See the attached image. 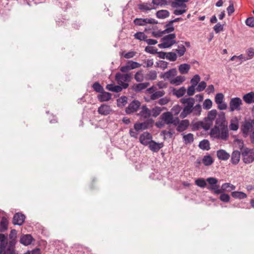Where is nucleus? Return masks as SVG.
<instances>
[{
	"mask_svg": "<svg viewBox=\"0 0 254 254\" xmlns=\"http://www.w3.org/2000/svg\"><path fill=\"white\" fill-rule=\"evenodd\" d=\"M211 136L227 140L229 137L227 123L224 116L219 117L216 119L215 125L210 131Z\"/></svg>",
	"mask_w": 254,
	"mask_h": 254,
	"instance_id": "obj_1",
	"label": "nucleus"
},
{
	"mask_svg": "<svg viewBox=\"0 0 254 254\" xmlns=\"http://www.w3.org/2000/svg\"><path fill=\"white\" fill-rule=\"evenodd\" d=\"M180 102L183 104L184 108L180 116L182 119H184L190 115V112L194 105L195 100L191 97L183 98L180 100Z\"/></svg>",
	"mask_w": 254,
	"mask_h": 254,
	"instance_id": "obj_2",
	"label": "nucleus"
},
{
	"mask_svg": "<svg viewBox=\"0 0 254 254\" xmlns=\"http://www.w3.org/2000/svg\"><path fill=\"white\" fill-rule=\"evenodd\" d=\"M238 141L241 145H240L241 150V154L242 157L243 161L245 164H250L254 161V150L253 149H250L247 147L243 148V142L241 140H238Z\"/></svg>",
	"mask_w": 254,
	"mask_h": 254,
	"instance_id": "obj_3",
	"label": "nucleus"
},
{
	"mask_svg": "<svg viewBox=\"0 0 254 254\" xmlns=\"http://www.w3.org/2000/svg\"><path fill=\"white\" fill-rule=\"evenodd\" d=\"M176 36L175 34H169L161 38V43L158 46L161 49H165L171 47L176 43L175 40Z\"/></svg>",
	"mask_w": 254,
	"mask_h": 254,
	"instance_id": "obj_4",
	"label": "nucleus"
},
{
	"mask_svg": "<svg viewBox=\"0 0 254 254\" xmlns=\"http://www.w3.org/2000/svg\"><path fill=\"white\" fill-rule=\"evenodd\" d=\"M131 77V73L122 74L118 72L115 75V79L117 83L124 89H126L128 87V83L126 82H129L130 80Z\"/></svg>",
	"mask_w": 254,
	"mask_h": 254,
	"instance_id": "obj_5",
	"label": "nucleus"
},
{
	"mask_svg": "<svg viewBox=\"0 0 254 254\" xmlns=\"http://www.w3.org/2000/svg\"><path fill=\"white\" fill-rule=\"evenodd\" d=\"M241 129L244 134H250L252 142L254 143V120L244 122Z\"/></svg>",
	"mask_w": 254,
	"mask_h": 254,
	"instance_id": "obj_6",
	"label": "nucleus"
},
{
	"mask_svg": "<svg viewBox=\"0 0 254 254\" xmlns=\"http://www.w3.org/2000/svg\"><path fill=\"white\" fill-rule=\"evenodd\" d=\"M152 119H148L143 123H136L134 125V128L136 131L145 130L152 127L154 124Z\"/></svg>",
	"mask_w": 254,
	"mask_h": 254,
	"instance_id": "obj_7",
	"label": "nucleus"
},
{
	"mask_svg": "<svg viewBox=\"0 0 254 254\" xmlns=\"http://www.w3.org/2000/svg\"><path fill=\"white\" fill-rule=\"evenodd\" d=\"M161 119L166 125H174L178 121V117H174L173 114L170 112L163 113L161 115Z\"/></svg>",
	"mask_w": 254,
	"mask_h": 254,
	"instance_id": "obj_8",
	"label": "nucleus"
},
{
	"mask_svg": "<svg viewBox=\"0 0 254 254\" xmlns=\"http://www.w3.org/2000/svg\"><path fill=\"white\" fill-rule=\"evenodd\" d=\"M242 104V101L239 97H235L231 99L229 102L230 111L233 112L235 110L240 111Z\"/></svg>",
	"mask_w": 254,
	"mask_h": 254,
	"instance_id": "obj_9",
	"label": "nucleus"
},
{
	"mask_svg": "<svg viewBox=\"0 0 254 254\" xmlns=\"http://www.w3.org/2000/svg\"><path fill=\"white\" fill-rule=\"evenodd\" d=\"M224 95L222 93L216 94L215 97V102L218 105V109L220 110H226L227 108V104L223 102Z\"/></svg>",
	"mask_w": 254,
	"mask_h": 254,
	"instance_id": "obj_10",
	"label": "nucleus"
},
{
	"mask_svg": "<svg viewBox=\"0 0 254 254\" xmlns=\"http://www.w3.org/2000/svg\"><path fill=\"white\" fill-rule=\"evenodd\" d=\"M177 123L174 126L177 127L176 129L179 132H182L186 130L190 126V121L188 120L180 121L178 117Z\"/></svg>",
	"mask_w": 254,
	"mask_h": 254,
	"instance_id": "obj_11",
	"label": "nucleus"
},
{
	"mask_svg": "<svg viewBox=\"0 0 254 254\" xmlns=\"http://www.w3.org/2000/svg\"><path fill=\"white\" fill-rule=\"evenodd\" d=\"M134 23L136 25L144 26L146 24H157L158 21L153 18H136L134 20Z\"/></svg>",
	"mask_w": 254,
	"mask_h": 254,
	"instance_id": "obj_12",
	"label": "nucleus"
},
{
	"mask_svg": "<svg viewBox=\"0 0 254 254\" xmlns=\"http://www.w3.org/2000/svg\"><path fill=\"white\" fill-rule=\"evenodd\" d=\"M217 114V112L216 110H212L208 112L207 117L204 118L208 127H210L212 126L213 121L215 119Z\"/></svg>",
	"mask_w": 254,
	"mask_h": 254,
	"instance_id": "obj_13",
	"label": "nucleus"
},
{
	"mask_svg": "<svg viewBox=\"0 0 254 254\" xmlns=\"http://www.w3.org/2000/svg\"><path fill=\"white\" fill-rule=\"evenodd\" d=\"M206 182L209 185L207 189L210 190H213L214 193L216 190H219V186L217 185L218 180L215 178L210 177L206 179Z\"/></svg>",
	"mask_w": 254,
	"mask_h": 254,
	"instance_id": "obj_14",
	"label": "nucleus"
},
{
	"mask_svg": "<svg viewBox=\"0 0 254 254\" xmlns=\"http://www.w3.org/2000/svg\"><path fill=\"white\" fill-rule=\"evenodd\" d=\"M140 106V103L139 101L134 100L131 102L126 108V112L127 114L134 113L138 109Z\"/></svg>",
	"mask_w": 254,
	"mask_h": 254,
	"instance_id": "obj_15",
	"label": "nucleus"
},
{
	"mask_svg": "<svg viewBox=\"0 0 254 254\" xmlns=\"http://www.w3.org/2000/svg\"><path fill=\"white\" fill-rule=\"evenodd\" d=\"M236 189V186L230 183H224L222 185L221 189L216 190L215 191V194L222 193L224 191H230L234 190Z\"/></svg>",
	"mask_w": 254,
	"mask_h": 254,
	"instance_id": "obj_16",
	"label": "nucleus"
},
{
	"mask_svg": "<svg viewBox=\"0 0 254 254\" xmlns=\"http://www.w3.org/2000/svg\"><path fill=\"white\" fill-rule=\"evenodd\" d=\"M152 135L150 133L144 132L140 135L139 141L142 144L146 146L152 140Z\"/></svg>",
	"mask_w": 254,
	"mask_h": 254,
	"instance_id": "obj_17",
	"label": "nucleus"
},
{
	"mask_svg": "<svg viewBox=\"0 0 254 254\" xmlns=\"http://www.w3.org/2000/svg\"><path fill=\"white\" fill-rule=\"evenodd\" d=\"M25 216L21 213L15 214L13 217L12 223L14 225H21L25 221Z\"/></svg>",
	"mask_w": 254,
	"mask_h": 254,
	"instance_id": "obj_18",
	"label": "nucleus"
},
{
	"mask_svg": "<svg viewBox=\"0 0 254 254\" xmlns=\"http://www.w3.org/2000/svg\"><path fill=\"white\" fill-rule=\"evenodd\" d=\"M15 245L13 241L9 242L7 246H4L3 254H17L15 250Z\"/></svg>",
	"mask_w": 254,
	"mask_h": 254,
	"instance_id": "obj_19",
	"label": "nucleus"
},
{
	"mask_svg": "<svg viewBox=\"0 0 254 254\" xmlns=\"http://www.w3.org/2000/svg\"><path fill=\"white\" fill-rule=\"evenodd\" d=\"M140 116L141 120L150 119L151 116V111L146 106H143L141 107V110L138 114Z\"/></svg>",
	"mask_w": 254,
	"mask_h": 254,
	"instance_id": "obj_20",
	"label": "nucleus"
},
{
	"mask_svg": "<svg viewBox=\"0 0 254 254\" xmlns=\"http://www.w3.org/2000/svg\"><path fill=\"white\" fill-rule=\"evenodd\" d=\"M148 145H149V149L154 152H158L163 146V143H157L152 140Z\"/></svg>",
	"mask_w": 254,
	"mask_h": 254,
	"instance_id": "obj_21",
	"label": "nucleus"
},
{
	"mask_svg": "<svg viewBox=\"0 0 254 254\" xmlns=\"http://www.w3.org/2000/svg\"><path fill=\"white\" fill-rule=\"evenodd\" d=\"M149 85L150 83L149 82L139 83L138 84H134L132 86V88L134 91L136 92H140L142 90L146 89Z\"/></svg>",
	"mask_w": 254,
	"mask_h": 254,
	"instance_id": "obj_22",
	"label": "nucleus"
},
{
	"mask_svg": "<svg viewBox=\"0 0 254 254\" xmlns=\"http://www.w3.org/2000/svg\"><path fill=\"white\" fill-rule=\"evenodd\" d=\"M207 124L204 119L203 121L196 122L193 124V128L196 130L203 128L205 130H208L210 127H207Z\"/></svg>",
	"mask_w": 254,
	"mask_h": 254,
	"instance_id": "obj_23",
	"label": "nucleus"
},
{
	"mask_svg": "<svg viewBox=\"0 0 254 254\" xmlns=\"http://www.w3.org/2000/svg\"><path fill=\"white\" fill-rule=\"evenodd\" d=\"M243 99L245 103L248 104H251L254 103V92H250L245 94L243 97Z\"/></svg>",
	"mask_w": 254,
	"mask_h": 254,
	"instance_id": "obj_24",
	"label": "nucleus"
},
{
	"mask_svg": "<svg viewBox=\"0 0 254 254\" xmlns=\"http://www.w3.org/2000/svg\"><path fill=\"white\" fill-rule=\"evenodd\" d=\"M33 240V239L31 235L27 234L21 237L20 242L24 245L27 246L31 244Z\"/></svg>",
	"mask_w": 254,
	"mask_h": 254,
	"instance_id": "obj_25",
	"label": "nucleus"
},
{
	"mask_svg": "<svg viewBox=\"0 0 254 254\" xmlns=\"http://www.w3.org/2000/svg\"><path fill=\"white\" fill-rule=\"evenodd\" d=\"M177 73V71L176 68H172L165 72L161 77L164 79H170L172 77L175 76Z\"/></svg>",
	"mask_w": 254,
	"mask_h": 254,
	"instance_id": "obj_26",
	"label": "nucleus"
},
{
	"mask_svg": "<svg viewBox=\"0 0 254 254\" xmlns=\"http://www.w3.org/2000/svg\"><path fill=\"white\" fill-rule=\"evenodd\" d=\"M98 113L103 115H107L111 112V108L107 105H101L98 110Z\"/></svg>",
	"mask_w": 254,
	"mask_h": 254,
	"instance_id": "obj_27",
	"label": "nucleus"
},
{
	"mask_svg": "<svg viewBox=\"0 0 254 254\" xmlns=\"http://www.w3.org/2000/svg\"><path fill=\"white\" fill-rule=\"evenodd\" d=\"M217 156L218 159L221 160H227L230 157L229 154L223 149L218 150Z\"/></svg>",
	"mask_w": 254,
	"mask_h": 254,
	"instance_id": "obj_28",
	"label": "nucleus"
},
{
	"mask_svg": "<svg viewBox=\"0 0 254 254\" xmlns=\"http://www.w3.org/2000/svg\"><path fill=\"white\" fill-rule=\"evenodd\" d=\"M101 94L98 95V99L101 102L108 101L111 98V94L104 91L101 92Z\"/></svg>",
	"mask_w": 254,
	"mask_h": 254,
	"instance_id": "obj_29",
	"label": "nucleus"
},
{
	"mask_svg": "<svg viewBox=\"0 0 254 254\" xmlns=\"http://www.w3.org/2000/svg\"><path fill=\"white\" fill-rule=\"evenodd\" d=\"M241 152L238 150L234 151L231 156V162L232 164H237L240 159Z\"/></svg>",
	"mask_w": 254,
	"mask_h": 254,
	"instance_id": "obj_30",
	"label": "nucleus"
},
{
	"mask_svg": "<svg viewBox=\"0 0 254 254\" xmlns=\"http://www.w3.org/2000/svg\"><path fill=\"white\" fill-rule=\"evenodd\" d=\"M201 106L200 104H197L196 105L193 106L190 112V114H191L192 116L198 117L201 115Z\"/></svg>",
	"mask_w": 254,
	"mask_h": 254,
	"instance_id": "obj_31",
	"label": "nucleus"
},
{
	"mask_svg": "<svg viewBox=\"0 0 254 254\" xmlns=\"http://www.w3.org/2000/svg\"><path fill=\"white\" fill-rule=\"evenodd\" d=\"M185 80L186 78L184 76L179 75L173 79H172L170 80V83L176 86H178L182 84Z\"/></svg>",
	"mask_w": 254,
	"mask_h": 254,
	"instance_id": "obj_32",
	"label": "nucleus"
},
{
	"mask_svg": "<svg viewBox=\"0 0 254 254\" xmlns=\"http://www.w3.org/2000/svg\"><path fill=\"white\" fill-rule=\"evenodd\" d=\"M189 0H174L172 2V6L173 7H181L182 8H186V2H188Z\"/></svg>",
	"mask_w": 254,
	"mask_h": 254,
	"instance_id": "obj_33",
	"label": "nucleus"
},
{
	"mask_svg": "<svg viewBox=\"0 0 254 254\" xmlns=\"http://www.w3.org/2000/svg\"><path fill=\"white\" fill-rule=\"evenodd\" d=\"M106 88L109 91L117 93L121 92L124 89L120 85H114L112 84H107Z\"/></svg>",
	"mask_w": 254,
	"mask_h": 254,
	"instance_id": "obj_34",
	"label": "nucleus"
},
{
	"mask_svg": "<svg viewBox=\"0 0 254 254\" xmlns=\"http://www.w3.org/2000/svg\"><path fill=\"white\" fill-rule=\"evenodd\" d=\"M165 94V92L164 90L156 91L153 94H151L150 96V100H155L163 96Z\"/></svg>",
	"mask_w": 254,
	"mask_h": 254,
	"instance_id": "obj_35",
	"label": "nucleus"
},
{
	"mask_svg": "<svg viewBox=\"0 0 254 254\" xmlns=\"http://www.w3.org/2000/svg\"><path fill=\"white\" fill-rule=\"evenodd\" d=\"M190 68V66L188 64H181L179 66V71L181 74H185L188 73Z\"/></svg>",
	"mask_w": 254,
	"mask_h": 254,
	"instance_id": "obj_36",
	"label": "nucleus"
},
{
	"mask_svg": "<svg viewBox=\"0 0 254 254\" xmlns=\"http://www.w3.org/2000/svg\"><path fill=\"white\" fill-rule=\"evenodd\" d=\"M166 109V108L164 107H160L158 106H155L153 108L151 109V116H153L154 118L157 117L158 116H159L161 112Z\"/></svg>",
	"mask_w": 254,
	"mask_h": 254,
	"instance_id": "obj_37",
	"label": "nucleus"
},
{
	"mask_svg": "<svg viewBox=\"0 0 254 254\" xmlns=\"http://www.w3.org/2000/svg\"><path fill=\"white\" fill-rule=\"evenodd\" d=\"M186 89L184 87H182L179 89H174L173 90V94L176 96L178 98L182 97L185 95Z\"/></svg>",
	"mask_w": 254,
	"mask_h": 254,
	"instance_id": "obj_38",
	"label": "nucleus"
},
{
	"mask_svg": "<svg viewBox=\"0 0 254 254\" xmlns=\"http://www.w3.org/2000/svg\"><path fill=\"white\" fill-rule=\"evenodd\" d=\"M232 196L236 199H244L247 197V195L242 191H233L231 193Z\"/></svg>",
	"mask_w": 254,
	"mask_h": 254,
	"instance_id": "obj_39",
	"label": "nucleus"
},
{
	"mask_svg": "<svg viewBox=\"0 0 254 254\" xmlns=\"http://www.w3.org/2000/svg\"><path fill=\"white\" fill-rule=\"evenodd\" d=\"M170 13L167 10H160L158 11L156 13V16L160 19H164L169 16Z\"/></svg>",
	"mask_w": 254,
	"mask_h": 254,
	"instance_id": "obj_40",
	"label": "nucleus"
},
{
	"mask_svg": "<svg viewBox=\"0 0 254 254\" xmlns=\"http://www.w3.org/2000/svg\"><path fill=\"white\" fill-rule=\"evenodd\" d=\"M138 8L141 11H145L150 10L153 7L151 3H143L138 5Z\"/></svg>",
	"mask_w": 254,
	"mask_h": 254,
	"instance_id": "obj_41",
	"label": "nucleus"
},
{
	"mask_svg": "<svg viewBox=\"0 0 254 254\" xmlns=\"http://www.w3.org/2000/svg\"><path fill=\"white\" fill-rule=\"evenodd\" d=\"M157 78V72L155 70H150L145 76L147 80H154Z\"/></svg>",
	"mask_w": 254,
	"mask_h": 254,
	"instance_id": "obj_42",
	"label": "nucleus"
},
{
	"mask_svg": "<svg viewBox=\"0 0 254 254\" xmlns=\"http://www.w3.org/2000/svg\"><path fill=\"white\" fill-rule=\"evenodd\" d=\"M8 224V222L7 219L5 217H2L0 223L1 232H3L7 230Z\"/></svg>",
	"mask_w": 254,
	"mask_h": 254,
	"instance_id": "obj_43",
	"label": "nucleus"
},
{
	"mask_svg": "<svg viewBox=\"0 0 254 254\" xmlns=\"http://www.w3.org/2000/svg\"><path fill=\"white\" fill-rule=\"evenodd\" d=\"M183 139L186 144L191 143L193 141V135L191 133L184 135Z\"/></svg>",
	"mask_w": 254,
	"mask_h": 254,
	"instance_id": "obj_44",
	"label": "nucleus"
},
{
	"mask_svg": "<svg viewBox=\"0 0 254 254\" xmlns=\"http://www.w3.org/2000/svg\"><path fill=\"white\" fill-rule=\"evenodd\" d=\"M202 163L205 166H209L213 162V160L210 155H205L202 159Z\"/></svg>",
	"mask_w": 254,
	"mask_h": 254,
	"instance_id": "obj_45",
	"label": "nucleus"
},
{
	"mask_svg": "<svg viewBox=\"0 0 254 254\" xmlns=\"http://www.w3.org/2000/svg\"><path fill=\"white\" fill-rule=\"evenodd\" d=\"M135 80L138 82H142L144 80V74L142 70H140L136 72L134 75Z\"/></svg>",
	"mask_w": 254,
	"mask_h": 254,
	"instance_id": "obj_46",
	"label": "nucleus"
},
{
	"mask_svg": "<svg viewBox=\"0 0 254 254\" xmlns=\"http://www.w3.org/2000/svg\"><path fill=\"white\" fill-rule=\"evenodd\" d=\"M200 148L208 150L210 149L209 142L207 140H203L199 144Z\"/></svg>",
	"mask_w": 254,
	"mask_h": 254,
	"instance_id": "obj_47",
	"label": "nucleus"
},
{
	"mask_svg": "<svg viewBox=\"0 0 254 254\" xmlns=\"http://www.w3.org/2000/svg\"><path fill=\"white\" fill-rule=\"evenodd\" d=\"M195 184L197 186H198L201 188H204L206 187L207 186L206 180H205L203 178L197 179L195 181Z\"/></svg>",
	"mask_w": 254,
	"mask_h": 254,
	"instance_id": "obj_48",
	"label": "nucleus"
},
{
	"mask_svg": "<svg viewBox=\"0 0 254 254\" xmlns=\"http://www.w3.org/2000/svg\"><path fill=\"white\" fill-rule=\"evenodd\" d=\"M6 236L2 234H0V249H4V246H7L8 244L6 241Z\"/></svg>",
	"mask_w": 254,
	"mask_h": 254,
	"instance_id": "obj_49",
	"label": "nucleus"
},
{
	"mask_svg": "<svg viewBox=\"0 0 254 254\" xmlns=\"http://www.w3.org/2000/svg\"><path fill=\"white\" fill-rule=\"evenodd\" d=\"M135 39L140 41H145L146 40L147 36L143 32H139L135 33L134 35Z\"/></svg>",
	"mask_w": 254,
	"mask_h": 254,
	"instance_id": "obj_50",
	"label": "nucleus"
},
{
	"mask_svg": "<svg viewBox=\"0 0 254 254\" xmlns=\"http://www.w3.org/2000/svg\"><path fill=\"white\" fill-rule=\"evenodd\" d=\"M92 87L94 89V90L98 93H100L101 92H103V90H104L103 87L98 82H95L93 84Z\"/></svg>",
	"mask_w": 254,
	"mask_h": 254,
	"instance_id": "obj_51",
	"label": "nucleus"
},
{
	"mask_svg": "<svg viewBox=\"0 0 254 254\" xmlns=\"http://www.w3.org/2000/svg\"><path fill=\"white\" fill-rule=\"evenodd\" d=\"M176 51L179 57H182L185 54L186 51V49L183 45H180L178 46V49H176Z\"/></svg>",
	"mask_w": 254,
	"mask_h": 254,
	"instance_id": "obj_52",
	"label": "nucleus"
},
{
	"mask_svg": "<svg viewBox=\"0 0 254 254\" xmlns=\"http://www.w3.org/2000/svg\"><path fill=\"white\" fill-rule=\"evenodd\" d=\"M212 106V102L209 99H207L204 100L203 103V108L205 110L210 109Z\"/></svg>",
	"mask_w": 254,
	"mask_h": 254,
	"instance_id": "obj_53",
	"label": "nucleus"
},
{
	"mask_svg": "<svg viewBox=\"0 0 254 254\" xmlns=\"http://www.w3.org/2000/svg\"><path fill=\"white\" fill-rule=\"evenodd\" d=\"M166 58L171 62H175L177 59L176 54L173 52H169L167 53Z\"/></svg>",
	"mask_w": 254,
	"mask_h": 254,
	"instance_id": "obj_54",
	"label": "nucleus"
},
{
	"mask_svg": "<svg viewBox=\"0 0 254 254\" xmlns=\"http://www.w3.org/2000/svg\"><path fill=\"white\" fill-rule=\"evenodd\" d=\"M200 76L197 74L195 75L190 80L191 85L195 87L200 81Z\"/></svg>",
	"mask_w": 254,
	"mask_h": 254,
	"instance_id": "obj_55",
	"label": "nucleus"
},
{
	"mask_svg": "<svg viewBox=\"0 0 254 254\" xmlns=\"http://www.w3.org/2000/svg\"><path fill=\"white\" fill-rule=\"evenodd\" d=\"M229 127L231 130H237L239 128L238 121L237 120L231 121Z\"/></svg>",
	"mask_w": 254,
	"mask_h": 254,
	"instance_id": "obj_56",
	"label": "nucleus"
},
{
	"mask_svg": "<svg viewBox=\"0 0 254 254\" xmlns=\"http://www.w3.org/2000/svg\"><path fill=\"white\" fill-rule=\"evenodd\" d=\"M17 235V232L15 230L13 229L10 231V233L9 235V238L10 239L9 242L13 241L14 244H16V238Z\"/></svg>",
	"mask_w": 254,
	"mask_h": 254,
	"instance_id": "obj_57",
	"label": "nucleus"
},
{
	"mask_svg": "<svg viewBox=\"0 0 254 254\" xmlns=\"http://www.w3.org/2000/svg\"><path fill=\"white\" fill-rule=\"evenodd\" d=\"M129 66L130 67L131 69H133L136 68L140 67L141 66V64L132 61H128L127 62Z\"/></svg>",
	"mask_w": 254,
	"mask_h": 254,
	"instance_id": "obj_58",
	"label": "nucleus"
},
{
	"mask_svg": "<svg viewBox=\"0 0 254 254\" xmlns=\"http://www.w3.org/2000/svg\"><path fill=\"white\" fill-rule=\"evenodd\" d=\"M170 101V99L169 97H165L160 99L157 103L160 105H167Z\"/></svg>",
	"mask_w": 254,
	"mask_h": 254,
	"instance_id": "obj_59",
	"label": "nucleus"
},
{
	"mask_svg": "<svg viewBox=\"0 0 254 254\" xmlns=\"http://www.w3.org/2000/svg\"><path fill=\"white\" fill-rule=\"evenodd\" d=\"M221 195L219 197L220 199L225 202H228L230 200V196L226 193H224L222 192V193H220Z\"/></svg>",
	"mask_w": 254,
	"mask_h": 254,
	"instance_id": "obj_60",
	"label": "nucleus"
},
{
	"mask_svg": "<svg viewBox=\"0 0 254 254\" xmlns=\"http://www.w3.org/2000/svg\"><path fill=\"white\" fill-rule=\"evenodd\" d=\"M206 87V83L205 81L200 82L197 85L196 90L198 92L203 91Z\"/></svg>",
	"mask_w": 254,
	"mask_h": 254,
	"instance_id": "obj_61",
	"label": "nucleus"
},
{
	"mask_svg": "<svg viewBox=\"0 0 254 254\" xmlns=\"http://www.w3.org/2000/svg\"><path fill=\"white\" fill-rule=\"evenodd\" d=\"M173 24L170 25V21L166 25V28L164 30V32L165 33H170L174 30V27L172 26Z\"/></svg>",
	"mask_w": 254,
	"mask_h": 254,
	"instance_id": "obj_62",
	"label": "nucleus"
},
{
	"mask_svg": "<svg viewBox=\"0 0 254 254\" xmlns=\"http://www.w3.org/2000/svg\"><path fill=\"white\" fill-rule=\"evenodd\" d=\"M246 24L249 27H254V17H250L246 20Z\"/></svg>",
	"mask_w": 254,
	"mask_h": 254,
	"instance_id": "obj_63",
	"label": "nucleus"
},
{
	"mask_svg": "<svg viewBox=\"0 0 254 254\" xmlns=\"http://www.w3.org/2000/svg\"><path fill=\"white\" fill-rule=\"evenodd\" d=\"M247 59L250 60L253 58L254 56V50L252 48L248 49L247 51Z\"/></svg>",
	"mask_w": 254,
	"mask_h": 254,
	"instance_id": "obj_64",
	"label": "nucleus"
}]
</instances>
